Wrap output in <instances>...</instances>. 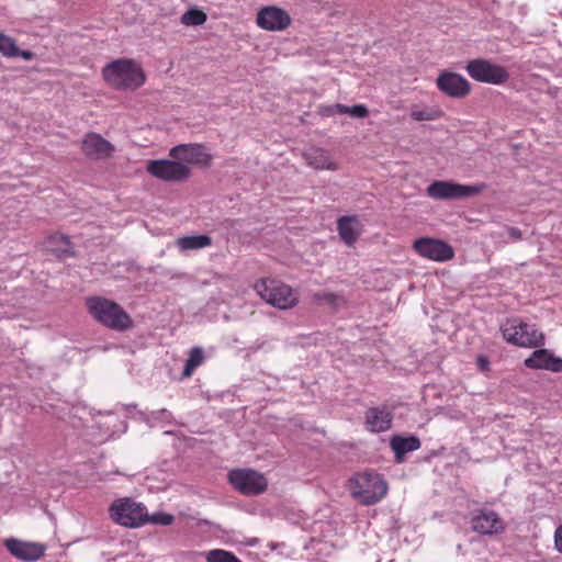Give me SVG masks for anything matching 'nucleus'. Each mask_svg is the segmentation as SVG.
<instances>
[{"label": "nucleus", "mask_w": 562, "mask_h": 562, "mask_svg": "<svg viewBox=\"0 0 562 562\" xmlns=\"http://www.w3.org/2000/svg\"><path fill=\"white\" fill-rule=\"evenodd\" d=\"M103 80L115 90H136L146 81L140 64L132 58H119L102 68Z\"/></svg>", "instance_id": "f257e3e1"}, {"label": "nucleus", "mask_w": 562, "mask_h": 562, "mask_svg": "<svg viewBox=\"0 0 562 562\" xmlns=\"http://www.w3.org/2000/svg\"><path fill=\"white\" fill-rule=\"evenodd\" d=\"M86 306L97 323L112 330L125 331L134 325L130 314L112 300L102 296H89L86 299Z\"/></svg>", "instance_id": "f03ea898"}, {"label": "nucleus", "mask_w": 562, "mask_h": 562, "mask_svg": "<svg viewBox=\"0 0 562 562\" xmlns=\"http://www.w3.org/2000/svg\"><path fill=\"white\" fill-rule=\"evenodd\" d=\"M351 496L361 505H374L385 497L387 483L375 472H360L351 476L347 484Z\"/></svg>", "instance_id": "7ed1b4c3"}, {"label": "nucleus", "mask_w": 562, "mask_h": 562, "mask_svg": "<svg viewBox=\"0 0 562 562\" xmlns=\"http://www.w3.org/2000/svg\"><path fill=\"white\" fill-rule=\"evenodd\" d=\"M254 290L265 302L280 310L292 308L299 303V296L290 285L272 278L257 280Z\"/></svg>", "instance_id": "20e7f679"}, {"label": "nucleus", "mask_w": 562, "mask_h": 562, "mask_svg": "<svg viewBox=\"0 0 562 562\" xmlns=\"http://www.w3.org/2000/svg\"><path fill=\"white\" fill-rule=\"evenodd\" d=\"M109 515L115 524L130 528L140 527L148 521L146 507L130 497L115 499L109 508Z\"/></svg>", "instance_id": "39448f33"}, {"label": "nucleus", "mask_w": 562, "mask_h": 562, "mask_svg": "<svg viewBox=\"0 0 562 562\" xmlns=\"http://www.w3.org/2000/svg\"><path fill=\"white\" fill-rule=\"evenodd\" d=\"M504 339L522 348H538L544 345V335L535 325L517 318L507 321L502 328Z\"/></svg>", "instance_id": "423d86ee"}, {"label": "nucleus", "mask_w": 562, "mask_h": 562, "mask_svg": "<svg viewBox=\"0 0 562 562\" xmlns=\"http://www.w3.org/2000/svg\"><path fill=\"white\" fill-rule=\"evenodd\" d=\"M468 75L477 82L502 86L506 83L510 77L507 69L491 59L475 58L465 65Z\"/></svg>", "instance_id": "0eeeda50"}, {"label": "nucleus", "mask_w": 562, "mask_h": 562, "mask_svg": "<svg viewBox=\"0 0 562 562\" xmlns=\"http://www.w3.org/2000/svg\"><path fill=\"white\" fill-rule=\"evenodd\" d=\"M485 187L484 183L467 186L437 180L427 187L426 192L435 200H460L480 194Z\"/></svg>", "instance_id": "6e6552de"}, {"label": "nucleus", "mask_w": 562, "mask_h": 562, "mask_svg": "<svg viewBox=\"0 0 562 562\" xmlns=\"http://www.w3.org/2000/svg\"><path fill=\"white\" fill-rule=\"evenodd\" d=\"M147 172L166 182H181L191 176V168L178 159L149 160Z\"/></svg>", "instance_id": "1a4fd4ad"}, {"label": "nucleus", "mask_w": 562, "mask_h": 562, "mask_svg": "<svg viewBox=\"0 0 562 562\" xmlns=\"http://www.w3.org/2000/svg\"><path fill=\"white\" fill-rule=\"evenodd\" d=\"M228 481L235 490L244 495H258L267 490L266 477L251 469H237L228 473Z\"/></svg>", "instance_id": "9d476101"}, {"label": "nucleus", "mask_w": 562, "mask_h": 562, "mask_svg": "<svg viewBox=\"0 0 562 562\" xmlns=\"http://www.w3.org/2000/svg\"><path fill=\"white\" fill-rule=\"evenodd\" d=\"M413 249L420 257L438 262L448 261L454 257V250L448 243L430 237L416 239Z\"/></svg>", "instance_id": "9b49d317"}, {"label": "nucleus", "mask_w": 562, "mask_h": 562, "mask_svg": "<svg viewBox=\"0 0 562 562\" xmlns=\"http://www.w3.org/2000/svg\"><path fill=\"white\" fill-rule=\"evenodd\" d=\"M292 23L290 14L277 5L262 7L256 15L258 27L269 32H281L286 30Z\"/></svg>", "instance_id": "f8f14e48"}, {"label": "nucleus", "mask_w": 562, "mask_h": 562, "mask_svg": "<svg viewBox=\"0 0 562 562\" xmlns=\"http://www.w3.org/2000/svg\"><path fill=\"white\" fill-rule=\"evenodd\" d=\"M436 85L439 91L450 98L463 99L471 92L468 79L452 71H442L438 76Z\"/></svg>", "instance_id": "ddd939ff"}, {"label": "nucleus", "mask_w": 562, "mask_h": 562, "mask_svg": "<svg viewBox=\"0 0 562 562\" xmlns=\"http://www.w3.org/2000/svg\"><path fill=\"white\" fill-rule=\"evenodd\" d=\"M3 544L14 558L27 562L40 560L46 551V546L43 543L22 541L15 538L5 539Z\"/></svg>", "instance_id": "4468645a"}, {"label": "nucleus", "mask_w": 562, "mask_h": 562, "mask_svg": "<svg viewBox=\"0 0 562 562\" xmlns=\"http://www.w3.org/2000/svg\"><path fill=\"white\" fill-rule=\"evenodd\" d=\"M472 529L482 535H497L505 530V522L494 510L479 509L471 519Z\"/></svg>", "instance_id": "2eb2a0df"}, {"label": "nucleus", "mask_w": 562, "mask_h": 562, "mask_svg": "<svg viewBox=\"0 0 562 562\" xmlns=\"http://www.w3.org/2000/svg\"><path fill=\"white\" fill-rule=\"evenodd\" d=\"M169 156L186 165L206 166L211 161V156L205 153L203 147L199 144H181L175 146L170 149Z\"/></svg>", "instance_id": "dca6fc26"}, {"label": "nucleus", "mask_w": 562, "mask_h": 562, "mask_svg": "<svg viewBox=\"0 0 562 562\" xmlns=\"http://www.w3.org/2000/svg\"><path fill=\"white\" fill-rule=\"evenodd\" d=\"M83 154L92 159H103L111 157L114 146L97 133H88L81 144Z\"/></svg>", "instance_id": "f3484780"}, {"label": "nucleus", "mask_w": 562, "mask_h": 562, "mask_svg": "<svg viewBox=\"0 0 562 562\" xmlns=\"http://www.w3.org/2000/svg\"><path fill=\"white\" fill-rule=\"evenodd\" d=\"M524 363L527 368L533 370H548L554 373L562 372V359L544 348L535 350L530 357L525 359Z\"/></svg>", "instance_id": "a211bd4d"}, {"label": "nucleus", "mask_w": 562, "mask_h": 562, "mask_svg": "<svg viewBox=\"0 0 562 562\" xmlns=\"http://www.w3.org/2000/svg\"><path fill=\"white\" fill-rule=\"evenodd\" d=\"M393 413L386 407H371L366 412V426L372 432H383L391 428Z\"/></svg>", "instance_id": "6ab92c4d"}, {"label": "nucleus", "mask_w": 562, "mask_h": 562, "mask_svg": "<svg viewBox=\"0 0 562 562\" xmlns=\"http://www.w3.org/2000/svg\"><path fill=\"white\" fill-rule=\"evenodd\" d=\"M308 166L317 170H330L336 171L339 169V165L333 160L331 155L328 150L313 147L303 154Z\"/></svg>", "instance_id": "aec40b11"}, {"label": "nucleus", "mask_w": 562, "mask_h": 562, "mask_svg": "<svg viewBox=\"0 0 562 562\" xmlns=\"http://www.w3.org/2000/svg\"><path fill=\"white\" fill-rule=\"evenodd\" d=\"M337 231L341 240L352 246L361 234V224L356 215L341 216L337 220Z\"/></svg>", "instance_id": "412c9836"}, {"label": "nucleus", "mask_w": 562, "mask_h": 562, "mask_svg": "<svg viewBox=\"0 0 562 562\" xmlns=\"http://www.w3.org/2000/svg\"><path fill=\"white\" fill-rule=\"evenodd\" d=\"M391 449L394 451L396 462L401 463L404 456L420 448V440L416 436L403 437L395 435L390 440Z\"/></svg>", "instance_id": "4be33fe9"}, {"label": "nucleus", "mask_w": 562, "mask_h": 562, "mask_svg": "<svg viewBox=\"0 0 562 562\" xmlns=\"http://www.w3.org/2000/svg\"><path fill=\"white\" fill-rule=\"evenodd\" d=\"M181 251L201 249L212 245V238L207 235L183 236L176 240Z\"/></svg>", "instance_id": "5701e85b"}, {"label": "nucleus", "mask_w": 562, "mask_h": 562, "mask_svg": "<svg viewBox=\"0 0 562 562\" xmlns=\"http://www.w3.org/2000/svg\"><path fill=\"white\" fill-rule=\"evenodd\" d=\"M204 361V353L201 347H193L190 352L189 357L186 361L184 369L182 371V378L187 379L190 378L194 370L200 367Z\"/></svg>", "instance_id": "b1692460"}, {"label": "nucleus", "mask_w": 562, "mask_h": 562, "mask_svg": "<svg viewBox=\"0 0 562 562\" xmlns=\"http://www.w3.org/2000/svg\"><path fill=\"white\" fill-rule=\"evenodd\" d=\"M443 116V111L438 106L413 109L411 111V117L414 121H435Z\"/></svg>", "instance_id": "393cba45"}, {"label": "nucleus", "mask_w": 562, "mask_h": 562, "mask_svg": "<svg viewBox=\"0 0 562 562\" xmlns=\"http://www.w3.org/2000/svg\"><path fill=\"white\" fill-rule=\"evenodd\" d=\"M206 20V13L196 8L186 11L180 18L181 23L186 26H200L204 24Z\"/></svg>", "instance_id": "a878e982"}, {"label": "nucleus", "mask_w": 562, "mask_h": 562, "mask_svg": "<svg viewBox=\"0 0 562 562\" xmlns=\"http://www.w3.org/2000/svg\"><path fill=\"white\" fill-rule=\"evenodd\" d=\"M18 45L14 38L0 33V53L9 58L18 57Z\"/></svg>", "instance_id": "bb28decb"}, {"label": "nucleus", "mask_w": 562, "mask_h": 562, "mask_svg": "<svg viewBox=\"0 0 562 562\" xmlns=\"http://www.w3.org/2000/svg\"><path fill=\"white\" fill-rule=\"evenodd\" d=\"M207 562H241L235 554L232 552L214 549L206 553Z\"/></svg>", "instance_id": "cd10ccee"}, {"label": "nucleus", "mask_w": 562, "mask_h": 562, "mask_svg": "<svg viewBox=\"0 0 562 562\" xmlns=\"http://www.w3.org/2000/svg\"><path fill=\"white\" fill-rule=\"evenodd\" d=\"M315 299L317 301H324L331 305L333 307H338L340 304L344 303V297L339 294L333 293V292H322L315 294Z\"/></svg>", "instance_id": "c85d7f7f"}, {"label": "nucleus", "mask_w": 562, "mask_h": 562, "mask_svg": "<svg viewBox=\"0 0 562 562\" xmlns=\"http://www.w3.org/2000/svg\"><path fill=\"white\" fill-rule=\"evenodd\" d=\"M175 517L167 513H156L154 515L148 514V521L156 525L169 526L173 522Z\"/></svg>", "instance_id": "c756f323"}, {"label": "nucleus", "mask_w": 562, "mask_h": 562, "mask_svg": "<svg viewBox=\"0 0 562 562\" xmlns=\"http://www.w3.org/2000/svg\"><path fill=\"white\" fill-rule=\"evenodd\" d=\"M347 114H349L353 117L363 119V117L368 116L369 110L363 104H356V105L349 106V111H347Z\"/></svg>", "instance_id": "7c9ffc66"}, {"label": "nucleus", "mask_w": 562, "mask_h": 562, "mask_svg": "<svg viewBox=\"0 0 562 562\" xmlns=\"http://www.w3.org/2000/svg\"><path fill=\"white\" fill-rule=\"evenodd\" d=\"M554 542L557 550L562 553V525L559 526L554 533Z\"/></svg>", "instance_id": "2f4dec72"}, {"label": "nucleus", "mask_w": 562, "mask_h": 562, "mask_svg": "<svg viewBox=\"0 0 562 562\" xmlns=\"http://www.w3.org/2000/svg\"><path fill=\"white\" fill-rule=\"evenodd\" d=\"M507 232H508V235L514 239V240H520L522 238V233L521 231L518 228V227H508L507 228Z\"/></svg>", "instance_id": "473e14b6"}, {"label": "nucleus", "mask_w": 562, "mask_h": 562, "mask_svg": "<svg viewBox=\"0 0 562 562\" xmlns=\"http://www.w3.org/2000/svg\"><path fill=\"white\" fill-rule=\"evenodd\" d=\"M319 113H321V115L327 116V117L335 115L334 104L321 106L319 108Z\"/></svg>", "instance_id": "72a5a7b5"}, {"label": "nucleus", "mask_w": 562, "mask_h": 562, "mask_svg": "<svg viewBox=\"0 0 562 562\" xmlns=\"http://www.w3.org/2000/svg\"><path fill=\"white\" fill-rule=\"evenodd\" d=\"M18 57H22L25 60H32L34 58V54L31 50H21L18 48Z\"/></svg>", "instance_id": "f704fd0d"}, {"label": "nucleus", "mask_w": 562, "mask_h": 562, "mask_svg": "<svg viewBox=\"0 0 562 562\" xmlns=\"http://www.w3.org/2000/svg\"><path fill=\"white\" fill-rule=\"evenodd\" d=\"M53 240H58V241H60V243L65 246V247L63 248V251H67V248H68V247H69V245H70V241H69L68 237L63 236V235H60V236H54V237H53Z\"/></svg>", "instance_id": "c9c22d12"}, {"label": "nucleus", "mask_w": 562, "mask_h": 562, "mask_svg": "<svg viewBox=\"0 0 562 562\" xmlns=\"http://www.w3.org/2000/svg\"><path fill=\"white\" fill-rule=\"evenodd\" d=\"M334 111H335V114H347V111H349V106L340 104V103H336V104H334Z\"/></svg>", "instance_id": "e433bc0d"}]
</instances>
